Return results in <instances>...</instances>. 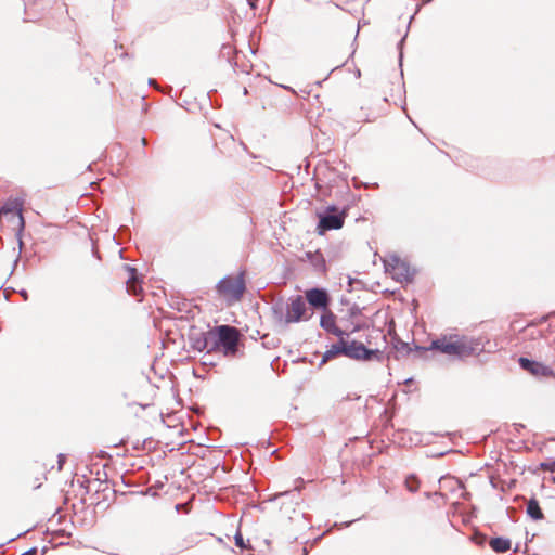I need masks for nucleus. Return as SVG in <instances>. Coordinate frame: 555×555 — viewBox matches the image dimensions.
Here are the masks:
<instances>
[{"label":"nucleus","instance_id":"1","mask_svg":"<svg viewBox=\"0 0 555 555\" xmlns=\"http://www.w3.org/2000/svg\"><path fill=\"white\" fill-rule=\"evenodd\" d=\"M242 334L230 325H218L204 334L203 347H237Z\"/></svg>","mask_w":555,"mask_h":555},{"label":"nucleus","instance_id":"2","mask_svg":"<svg viewBox=\"0 0 555 555\" xmlns=\"http://www.w3.org/2000/svg\"><path fill=\"white\" fill-rule=\"evenodd\" d=\"M421 350L434 351L433 358L441 364L464 360L468 357L475 356V349H396L393 357L398 359L403 351H406L408 356L413 354V357L427 358L425 354H417Z\"/></svg>","mask_w":555,"mask_h":555},{"label":"nucleus","instance_id":"3","mask_svg":"<svg viewBox=\"0 0 555 555\" xmlns=\"http://www.w3.org/2000/svg\"><path fill=\"white\" fill-rule=\"evenodd\" d=\"M246 289L244 273L237 275H228L220 280L216 286V291L228 305L240 301Z\"/></svg>","mask_w":555,"mask_h":555},{"label":"nucleus","instance_id":"4","mask_svg":"<svg viewBox=\"0 0 555 555\" xmlns=\"http://www.w3.org/2000/svg\"><path fill=\"white\" fill-rule=\"evenodd\" d=\"M339 356H345L352 360L370 362L383 361L385 354L382 349H327L321 357L319 366L323 365L331 359Z\"/></svg>","mask_w":555,"mask_h":555},{"label":"nucleus","instance_id":"5","mask_svg":"<svg viewBox=\"0 0 555 555\" xmlns=\"http://www.w3.org/2000/svg\"><path fill=\"white\" fill-rule=\"evenodd\" d=\"M318 217L319 223L317 225V232L319 235H323L327 231L341 229L347 212L345 209L339 211L338 207L332 205L326 208V214H318Z\"/></svg>","mask_w":555,"mask_h":555},{"label":"nucleus","instance_id":"6","mask_svg":"<svg viewBox=\"0 0 555 555\" xmlns=\"http://www.w3.org/2000/svg\"><path fill=\"white\" fill-rule=\"evenodd\" d=\"M23 201L10 199L0 208V218L5 217L11 223L12 229L15 231H22L25 222L22 215Z\"/></svg>","mask_w":555,"mask_h":555},{"label":"nucleus","instance_id":"7","mask_svg":"<svg viewBox=\"0 0 555 555\" xmlns=\"http://www.w3.org/2000/svg\"><path fill=\"white\" fill-rule=\"evenodd\" d=\"M307 311L306 302L301 296H297L286 306L285 322L295 323L305 319Z\"/></svg>","mask_w":555,"mask_h":555},{"label":"nucleus","instance_id":"8","mask_svg":"<svg viewBox=\"0 0 555 555\" xmlns=\"http://www.w3.org/2000/svg\"><path fill=\"white\" fill-rule=\"evenodd\" d=\"M320 324L323 330L327 333L334 334L335 336L347 333V324L344 319L337 323L336 317L328 310L322 314Z\"/></svg>","mask_w":555,"mask_h":555},{"label":"nucleus","instance_id":"9","mask_svg":"<svg viewBox=\"0 0 555 555\" xmlns=\"http://www.w3.org/2000/svg\"><path fill=\"white\" fill-rule=\"evenodd\" d=\"M519 365L535 377H550L553 375L550 366L527 358H519Z\"/></svg>","mask_w":555,"mask_h":555},{"label":"nucleus","instance_id":"10","mask_svg":"<svg viewBox=\"0 0 555 555\" xmlns=\"http://www.w3.org/2000/svg\"><path fill=\"white\" fill-rule=\"evenodd\" d=\"M307 301L314 308L326 309L330 302V297L326 291L321 288H311L305 293Z\"/></svg>","mask_w":555,"mask_h":555},{"label":"nucleus","instance_id":"11","mask_svg":"<svg viewBox=\"0 0 555 555\" xmlns=\"http://www.w3.org/2000/svg\"><path fill=\"white\" fill-rule=\"evenodd\" d=\"M347 324V333L343 335H337L339 338L340 346L339 347H365L364 343L357 341L356 339H351L350 336L354 332H359L361 330L360 325L351 326L348 320H344Z\"/></svg>","mask_w":555,"mask_h":555},{"label":"nucleus","instance_id":"12","mask_svg":"<svg viewBox=\"0 0 555 555\" xmlns=\"http://www.w3.org/2000/svg\"><path fill=\"white\" fill-rule=\"evenodd\" d=\"M128 276H127V291L137 296L142 292L141 282L138 279L137 270L134 268H131L129 266L125 267Z\"/></svg>","mask_w":555,"mask_h":555},{"label":"nucleus","instance_id":"13","mask_svg":"<svg viewBox=\"0 0 555 555\" xmlns=\"http://www.w3.org/2000/svg\"><path fill=\"white\" fill-rule=\"evenodd\" d=\"M377 118L378 114L370 105L361 106L357 112H354V119L357 122H374Z\"/></svg>","mask_w":555,"mask_h":555},{"label":"nucleus","instance_id":"14","mask_svg":"<svg viewBox=\"0 0 555 555\" xmlns=\"http://www.w3.org/2000/svg\"><path fill=\"white\" fill-rule=\"evenodd\" d=\"M489 545L490 547L495 552V553H505L507 551L511 550L512 547V542L509 539L507 538H503V537H498V538H492L490 541H489Z\"/></svg>","mask_w":555,"mask_h":555},{"label":"nucleus","instance_id":"15","mask_svg":"<svg viewBox=\"0 0 555 555\" xmlns=\"http://www.w3.org/2000/svg\"><path fill=\"white\" fill-rule=\"evenodd\" d=\"M391 268L393 275H400L406 278L409 274V268L406 264L398 258L391 259L387 264V269Z\"/></svg>","mask_w":555,"mask_h":555},{"label":"nucleus","instance_id":"16","mask_svg":"<svg viewBox=\"0 0 555 555\" xmlns=\"http://www.w3.org/2000/svg\"><path fill=\"white\" fill-rule=\"evenodd\" d=\"M526 512L528 516L533 520H541L543 518V513L540 508L539 502L535 499H530L528 501Z\"/></svg>","mask_w":555,"mask_h":555},{"label":"nucleus","instance_id":"17","mask_svg":"<svg viewBox=\"0 0 555 555\" xmlns=\"http://www.w3.org/2000/svg\"><path fill=\"white\" fill-rule=\"evenodd\" d=\"M405 487L410 492H416L420 488V481L415 476H409L405 479Z\"/></svg>","mask_w":555,"mask_h":555},{"label":"nucleus","instance_id":"18","mask_svg":"<svg viewBox=\"0 0 555 555\" xmlns=\"http://www.w3.org/2000/svg\"><path fill=\"white\" fill-rule=\"evenodd\" d=\"M210 351L222 353L223 357L229 358V357H234L236 354V352L238 351V349H232V348H229V349H208L206 356H209Z\"/></svg>","mask_w":555,"mask_h":555},{"label":"nucleus","instance_id":"19","mask_svg":"<svg viewBox=\"0 0 555 555\" xmlns=\"http://www.w3.org/2000/svg\"><path fill=\"white\" fill-rule=\"evenodd\" d=\"M430 347H459L456 343L440 344L438 340H434Z\"/></svg>","mask_w":555,"mask_h":555},{"label":"nucleus","instance_id":"20","mask_svg":"<svg viewBox=\"0 0 555 555\" xmlns=\"http://www.w3.org/2000/svg\"><path fill=\"white\" fill-rule=\"evenodd\" d=\"M235 539V545L241 547V548H245V543H244V540H243V537L240 532H237L234 537Z\"/></svg>","mask_w":555,"mask_h":555},{"label":"nucleus","instance_id":"21","mask_svg":"<svg viewBox=\"0 0 555 555\" xmlns=\"http://www.w3.org/2000/svg\"><path fill=\"white\" fill-rule=\"evenodd\" d=\"M541 466L543 469L554 473L555 472V460L550 463H542Z\"/></svg>","mask_w":555,"mask_h":555},{"label":"nucleus","instance_id":"22","mask_svg":"<svg viewBox=\"0 0 555 555\" xmlns=\"http://www.w3.org/2000/svg\"><path fill=\"white\" fill-rule=\"evenodd\" d=\"M313 262H314L315 264H318V263L320 262V264L324 268V262H325V261H324V259H323V257H322V255H321V254H315V255H314V260H313Z\"/></svg>","mask_w":555,"mask_h":555},{"label":"nucleus","instance_id":"23","mask_svg":"<svg viewBox=\"0 0 555 555\" xmlns=\"http://www.w3.org/2000/svg\"><path fill=\"white\" fill-rule=\"evenodd\" d=\"M65 462V455L64 454H60L59 455V469L61 470L62 469V466Z\"/></svg>","mask_w":555,"mask_h":555},{"label":"nucleus","instance_id":"24","mask_svg":"<svg viewBox=\"0 0 555 555\" xmlns=\"http://www.w3.org/2000/svg\"><path fill=\"white\" fill-rule=\"evenodd\" d=\"M210 356H211V353L209 356H206V354L204 356L205 360L203 361V363L205 365L206 364H211V365L214 364L212 361L210 360V358H207V357H210Z\"/></svg>","mask_w":555,"mask_h":555},{"label":"nucleus","instance_id":"25","mask_svg":"<svg viewBox=\"0 0 555 555\" xmlns=\"http://www.w3.org/2000/svg\"><path fill=\"white\" fill-rule=\"evenodd\" d=\"M485 540H486V537H485V535H480V537H477V538H476V542H477L478 544H482V543L485 542Z\"/></svg>","mask_w":555,"mask_h":555},{"label":"nucleus","instance_id":"26","mask_svg":"<svg viewBox=\"0 0 555 555\" xmlns=\"http://www.w3.org/2000/svg\"><path fill=\"white\" fill-rule=\"evenodd\" d=\"M36 550L33 548V550H29V551H26L25 553H23L22 555H35L36 554Z\"/></svg>","mask_w":555,"mask_h":555},{"label":"nucleus","instance_id":"27","mask_svg":"<svg viewBox=\"0 0 555 555\" xmlns=\"http://www.w3.org/2000/svg\"><path fill=\"white\" fill-rule=\"evenodd\" d=\"M442 480H443V481H447L448 479L443 478ZM451 480H452V481H454V482H456V483H457V486H459V488H461V489L463 488V485H462L457 479H451Z\"/></svg>","mask_w":555,"mask_h":555},{"label":"nucleus","instance_id":"28","mask_svg":"<svg viewBox=\"0 0 555 555\" xmlns=\"http://www.w3.org/2000/svg\"><path fill=\"white\" fill-rule=\"evenodd\" d=\"M268 105H269V107H273V106H274L273 101H271V100H270V101L268 102Z\"/></svg>","mask_w":555,"mask_h":555},{"label":"nucleus","instance_id":"29","mask_svg":"<svg viewBox=\"0 0 555 555\" xmlns=\"http://www.w3.org/2000/svg\"><path fill=\"white\" fill-rule=\"evenodd\" d=\"M312 356H313L314 358H319L318 352H313V353H312Z\"/></svg>","mask_w":555,"mask_h":555},{"label":"nucleus","instance_id":"30","mask_svg":"<svg viewBox=\"0 0 555 555\" xmlns=\"http://www.w3.org/2000/svg\"><path fill=\"white\" fill-rule=\"evenodd\" d=\"M248 1H249L250 5L254 7V2H253L254 0H248Z\"/></svg>","mask_w":555,"mask_h":555}]
</instances>
